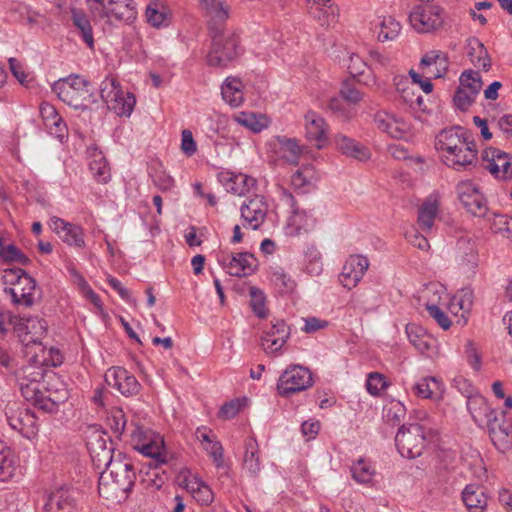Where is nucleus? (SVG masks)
Here are the masks:
<instances>
[{
	"mask_svg": "<svg viewBox=\"0 0 512 512\" xmlns=\"http://www.w3.org/2000/svg\"><path fill=\"white\" fill-rule=\"evenodd\" d=\"M135 479L136 473L132 463L116 459L108 469L101 472L98 483L99 493L106 498L127 497L134 486Z\"/></svg>",
	"mask_w": 512,
	"mask_h": 512,
	"instance_id": "nucleus-1",
	"label": "nucleus"
},
{
	"mask_svg": "<svg viewBox=\"0 0 512 512\" xmlns=\"http://www.w3.org/2000/svg\"><path fill=\"white\" fill-rule=\"evenodd\" d=\"M211 47L207 54V64L212 67L225 68L240 54L239 38L232 30H218L209 33Z\"/></svg>",
	"mask_w": 512,
	"mask_h": 512,
	"instance_id": "nucleus-2",
	"label": "nucleus"
},
{
	"mask_svg": "<svg viewBox=\"0 0 512 512\" xmlns=\"http://www.w3.org/2000/svg\"><path fill=\"white\" fill-rule=\"evenodd\" d=\"M52 91L61 101L76 110H85L87 102L93 97L89 82L76 74L56 81L52 85Z\"/></svg>",
	"mask_w": 512,
	"mask_h": 512,
	"instance_id": "nucleus-3",
	"label": "nucleus"
},
{
	"mask_svg": "<svg viewBox=\"0 0 512 512\" xmlns=\"http://www.w3.org/2000/svg\"><path fill=\"white\" fill-rule=\"evenodd\" d=\"M427 443V433L422 425H402L395 436V444L401 456L414 459L422 455Z\"/></svg>",
	"mask_w": 512,
	"mask_h": 512,
	"instance_id": "nucleus-4",
	"label": "nucleus"
},
{
	"mask_svg": "<svg viewBox=\"0 0 512 512\" xmlns=\"http://www.w3.org/2000/svg\"><path fill=\"white\" fill-rule=\"evenodd\" d=\"M6 276H11L12 287L5 288L11 296L12 302L17 305L31 307L35 303L36 281L22 268L6 270Z\"/></svg>",
	"mask_w": 512,
	"mask_h": 512,
	"instance_id": "nucleus-5",
	"label": "nucleus"
},
{
	"mask_svg": "<svg viewBox=\"0 0 512 512\" xmlns=\"http://www.w3.org/2000/svg\"><path fill=\"white\" fill-rule=\"evenodd\" d=\"M483 425L497 450L504 453L512 447V423L507 419L505 411L495 409L490 412Z\"/></svg>",
	"mask_w": 512,
	"mask_h": 512,
	"instance_id": "nucleus-6",
	"label": "nucleus"
},
{
	"mask_svg": "<svg viewBox=\"0 0 512 512\" xmlns=\"http://www.w3.org/2000/svg\"><path fill=\"white\" fill-rule=\"evenodd\" d=\"M409 22L419 33L433 32L443 25V9L429 3L416 5L409 13Z\"/></svg>",
	"mask_w": 512,
	"mask_h": 512,
	"instance_id": "nucleus-7",
	"label": "nucleus"
},
{
	"mask_svg": "<svg viewBox=\"0 0 512 512\" xmlns=\"http://www.w3.org/2000/svg\"><path fill=\"white\" fill-rule=\"evenodd\" d=\"M131 436L136 450L155 459L158 463L164 464L167 462L162 436L151 430H143L140 427H136Z\"/></svg>",
	"mask_w": 512,
	"mask_h": 512,
	"instance_id": "nucleus-8",
	"label": "nucleus"
},
{
	"mask_svg": "<svg viewBox=\"0 0 512 512\" xmlns=\"http://www.w3.org/2000/svg\"><path fill=\"white\" fill-rule=\"evenodd\" d=\"M312 374L308 368L293 365L287 368L277 382L280 395L288 397L291 394L306 390L312 386Z\"/></svg>",
	"mask_w": 512,
	"mask_h": 512,
	"instance_id": "nucleus-9",
	"label": "nucleus"
},
{
	"mask_svg": "<svg viewBox=\"0 0 512 512\" xmlns=\"http://www.w3.org/2000/svg\"><path fill=\"white\" fill-rule=\"evenodd\" d=\"M94 3L98 5V7L93 9V15H91L94 21H105L111 24L112 19H115L119 22L130 24L137 17L133 0H124L122 3L118 2L108 8L102 5L101 0H94Z\"/></svg>",
	"mask_w": 512,
	"mask_h": 512,
	"instance_id": "nucleus-10",
	"label": "nucleus"
},
{
	"mask_svg": "<svg viewBox=\"0 0 512 512\" xmlns=\"http://www.w3.org/2000/svg\"><path fill=\"white\" fill-rule=\"evenodd\" d=\"M458 198L464 208L474 216L485 217L488 212L487 200L479 187L470 180L461 181L456 186Z\"/></svg>",
	"mask_w": 512,
	"mask_h": 512,
	"instance_id": "nucleus-11",
	"label": "nucleus"
},
{
	"mask_svg": "<svg viewBox=\"0 0 512 512\" xmlns=\"http://www.w3.org/2000/svg\"><path fill=\"white\" fill-rule=\"evenodd\" d=\"M87 448L93 465L98 469L102 467H105V470L108 469L115 460L113 459V443L106 432H93L87 442Z\"/></svg>",
	"mask_w": 512,
	"mask_h": 512,
	"instance_id": "nucleus-12",
	"label": "nucleus"
},
{
	"mask_svg": "<svg viewBox=\"0 0 512 512\" xmlns=\"http://www.w3.org/2000/svg\"><path fill=\"white\" fill-rule=\"evenodd\" d=\"M460 86L455 92L453 101L455 106L466 111L475 101L482 88V81L479 72L464 71L460 76Z\"/></svg>",
	"mask_w": 512,
	"mask_h": 512,
	"instance_id": "nucleus-13",
	"label": "nucleus"
},
{
	"mask_svg": "<svg viewBox=\"0 0 512 512\" xmlns=\"http://www.w3.org/2000/svg\"><path fill=\"white\" fill-rule=\"evenodd\" d=\"M105 382L125 397L137 395L141 388L136 377L122 367L109 368L105 373Z\"/></svg>",
	"mask_w": 512,
	"mask_h": 512,
	"instance_id": "nucleus-14",
	"label": "nucleus"
},
{
	"mask_svg": "<svg viewBox=\"0 0 512 512\" xmlns=\"http://www.w3.org/2000/svg\"><path fill=\"white\" fill-rule=\"evenodd\" d=\"M483 166L496 178L512 177V156L497 148L485 149L482 153Z\"/></svg>",
	"mask_w": 512,
	"mask_h": 512,
	"instance_id": "nucleus-15",
	"label": "nucleus"
},
{
	"mask_svg": "<svg viewBox=\"0 0 512 512\" xmlns=\"http://www.w3.org/2000/svg\"><path fill=\"white\" fill-rule=\"evenodd\" d=\"M471 132L461 126H451L441 130L436 136L435 147L441 153V156L448 153L449 161L455 159V149L462 142L471 138Z\"/></svg>",
	"mask_w": 512,
	"mask_h": 512,
	"instance_id": "nucleus-16",
	"label": "nucleus"
},
{
	"mask_svg": "<svg viewBox=\"0 0 512 512\" xmlns=\"http://www.w3.org/2000/svg\"><path fill=\"white\" fill-rule=\"evenodd\" d=\"M218 262L230 275L236 277L251 275L257 267L256 258L249 252L237 253L231 257L223 252L218 256Z\"/></svg>",
	"mask_w": 512,
	"mask_h": 512,
	"instance_id": "nucleus-17",
	"label": "nucleus"
},
{
	"mask_svg": "<svg viewBox=\"0 0 512 512\" xmlns=\"http://www.w3.org/2000/svg\"><path fill=\"white\" fill-rule=\"evenodd\" d=\"M452 154L455 155V159L452 161H449L448 153L443 154L441 157L447 167L456 171L470 170L471 167L475 166L478 159V150L474 140L471 138L458 145Z\"/></svg>",
	"mask_w": 512,
	"mask_h": 512,
	"instance_id": "nucleus-18",
	"label": "nucleus"
},
{
	"mask_svg": "<svg viewBox=\"0 0 512 512\" xmlns=\"http://www.w3.org/2000/svg\"><path fill=\"white\" fill-rule=\"evenodd\" d=\"M268 205L263 196L255 195L241 205L240 212L243 226L257 230L264 222Z\"/></svg>",
	"mask_w": 512,
	"mask_h": 512,
	"instance_id": "nucleus-19",
	"label": "nucleus"
},
{
	"mask_svg": "<svg viewBox=\"0 0 512 512\" xmlns=\"http://www.w3.org/2000/svg\"><path fill=\"white\" fill-rule=\"evenodd\" d=\"M374 123L379 130L396 139L405 137L409 131V124L403 118L384 110L374 115Z\"/></svg>",
	"mask_w": 512,
	"mask_h": 512,
	"instance_id": "nucleus-20",
	"label": "nucleus"
},
{
	"mask_svg": "<svg viewBox=\"0 0 512 512\" xmlns=\"http://www.w3.org/2000/svg\"><path fill=\"white\" fill-rule=\"evenodd\" d=\"M205 15L208 18L209 33L216 29H225L224 24L229 18L230 6L225 0H201Z\"/></svg>",
	"mask_w": 512,
	"mask_h": 512,
	"instance_id": "nucleus-21",
	"label": "nucleus"
},
{
	"mask_svg": "<svg viewBox=\"0 0 512 512\" xmlns=\"http://www.w3.org/2000/svg\"><path fill=\"white\" fill-rule=\"evenodd\" d=\"M406 334L410 343L420 354L428 358L436 355V340L423 327L415 323L407 324Z\"/></svg>",
	"mask_w": 512,
	"mask_h": 512,
	"instance_id": "nucleus-22",
	"label": "nucleus"
},
{
	"mask_svg": "<svg viewBox=\"0 0 512 512\" xmlns=\"http://www.w3.org/2000/svg\"><path fill=\"white\" fill-rule=\"evenodd\" d=\"M50 226L66 244L78 249L85 247L84 231L80 226L66 222L58 217L51 218Z\"/></svg>",
	"mask_w": 512,
	"mask_h": 512,
	"instance_id": "nucleus-23",
	"label": "nucleus"
},
{
	"mask_svg": "<svg viewBox=\"0 0 512 512\" xmlns=\"http://www.w3.org/2000/svg\"><path fill=\"white\" fill-rule=\"evenodd\" d=\"M290 331L285 321L276 320L261 338V345L267 354L278 352L289 338Z\"/></svg>",
	"mask_w": 512,
	"mask_h": 512,
	"instance_id": "nucleus-24",
	"label": "nucleus"
},
{
	"mask_svg": "<svg viewBox=\"0 0 512 512\" xmlns=\"http://www.w3.org/2000/svg\"><path fill=\"white\" fill-rule=\"evenodd\" d=\"M76 507L73 490L59 487L48 494L43 506L44 512H72Z\"/></svg>",
	"mask_w": 512,
	"mask_h": 512,
	"instance_id": "nucleus-25",
	"label": "nucleus"
},
{
	"mask_svg": "<svg viewBox=\"0 0 512 512\" xmlns=\"http://www.w3.org/2000/svg\"><path fill=\"white\" fill-rule=\"evenodd\" d=\"M219 180L227 192L239 196L246 194L255 183V180L247 175L231 172L220 173Z\"/></svg>",
	"mask_w": 512,
	"mask_h": 512,
	"instance_id": "nucleus-26",
	"label": "nucleus"
},
{
	"mask_svg": "<svg viewBox=\"0 0 512 512\" xmlns=\"http://www.w3.org/2000/svg\"><path fill=\"white\" fill-rule=\"evenodd\" d=\"M148 23L153 27L167 26L172 17V11L162 0H150L145 11Z\"/></svg>",
	"mask_w": 512,
	"mask_h": 512,
	"instance_id": "nucleus-27",
	"label": "nucleus"
},
{
	"mask_svg": "<svg viewBox=\"0 0 512 512\" xmlns=\"http://www.w3.org/2000/svg\"><path fill=\"white\" fill-rule=\"evenodd\" d=\"M462 500L470 512H483L487 506L485 489L477 484H469L464 488Z\"/></svg>",
	"mask_w": 512,
	"mask_h": 512,
	"instance_id": "nucleus-28",
	"label": "nucleus"
},
{
	"mask_svg": "<svg viewBox=\"0 0 512 512\" xmlns=\"http://www.w3.org/2000/svg\"><path fill=\"white\" fill-rule=\"evenodd\" d=\"M335 143L338 150L348 157L359 161H365L370 158V151L367 147L345 135H337Z\"/></svg>",
	"mask_w": 512,
	"mask_h": 512,
	"instance_id": "nucleus-29",
	"label": "nucleus"
},
{
	"mask_svg": "<svg viewBox=\"0 0 512 512\" xmlns=\"http://www.w3.org/2000/svg\"><path fill=\"white\" fill-rule=\"evenodd\" d=\"M467 408L474 420L479 426L484 424V420L495 409L491 408L487 400L479 393H472L467 396Z\"/></svg>",
	"mask_w": 512,
	"mask_h": 512,
	"instance_id": "nucleus-30",
	"label": "nucleus"
},
{
	"mask_svg": "<svg viewBox=\"0 0 512 512\" xmlns=\"http://www.w3.org/2000/svg\"><path fill=\"white\" fill-rule=\"evenodd\" d=\"M19 459L15 452L3 441H0V481H8L14 477Z\"/></svg>",
	"mask_w": 512,
	"mask_h": 512,
	"instance_id": "nucleus-31",
	"label": "nucleus"
},
{
	"mask_svg": "<svg viewBox=\"0 0 512 512\" xmlns=\"http://www.w3.org/2000/svg\"><path fill=\"white\" fill-rule=\"evenodd\" d=\"M439 211V205L436 200H426L418 209L417 223L421 232L428 234L431 232L435 218Z\"/></svg>",
	"mask_w": 512,
	"mask_h": 512,
	"instance_id": "nucleus-32",
	"label": "nucleus"
},
{
	"mask_svg": "<svg viewBox=\"0 0 512 512\" xmlns=\"http://www.w3.org/2000/svg\"><path fill=\"white\" fill-rule=\"evenodd\" d=\"M71 20L73 25L78 29L83 41L90 49L94 48L93 30L90 20L86 13L77 8L71 10Z\"/></svg>",
	"mask_w": 512,
	"mask_h": 512,
	"instance_id": "nucleus-33",
	"label": "nucleus"
},
{
	"mask_svg": "<svg viewBox=\"0 0 512 512\" xmlns=\"http://www.w3.org/2000/svg\"><path fill=\"white\" fill-rule=\"evenodd\" d=\"M89 169L99 183H107L110 180V168L102 152L94 150L90 155Z\"/></svg>",
	"mask_w": 512,
	"mask_h": 512,
	"instance_id": "nucleus-34",
	"label": "nucleus"
},
{
	"mask_svg": "<svg viewBox=\"0 0 512 512\" xmlns=\"http://www.w3.org/2000/svg\"><path fill=\"white\" fill-rule=\"evenodd\" d=\"M135 103L136 99L132 93H124L121 91V95H116V97L108 100L106 104L108 109L116 113L118 116H130Z\"/></svg>",
	"mask_w": 512,
	"mask_h": 512,
	"instance_id": "nucleus-35",
	"label": "nucleus"
},
{
	"mask_svg": "<svg viewBox=\"0 0 512 512\" xmlns=\"http://www.w3.org/2000/svg\"><path fill=\"white\" fill-rule=\"evenodd\" d=\"M243 466L244 469L252 476H256L260 471L258 443L255 438L251 437L245 441Z\"/></svg>",
	"mask_w": 512,
	"mask_h": 512,
	"instance_id": "nucleus-36",
	"label": "nucleus"
},
{
	"mask_svg": "<svg viewBox=\"0 0 512 512\" xmlns=\"http://www.w3.org/2000/svg\"><path fill=\"white\" fill-rule=\"evenodd\" d=\"M460 252V265L466 272L477 266V252L474 245L467 238H461L457 243Z\"/></svg>",
	"mask_w": 512,
	"mask_h": 512,
	"instance_id": "nucleus-37",
	"label": "nucleus"
},
{
	"mask_svg": "<svg viewBox=\"0 0 512 512\" xmlns=\"http://www.w3.org/2000/svg\"><path fill=\"white\" fill-rule=\"evenodd\" d=\"M326 123L322 117L314 112L306 115V135L309 140L321 142L325 139Z\"/></svg>",
	"mask_w": 512,
	"mask_h": 512,
	"instance_id": "nucleus-38",
	"label": "nucleus"
},
{
	"mask_svg": "<svg viewBox=\"0 0 512 512\" xmlns=\"http://www.w3.org/2000/svg\"><path fill=\"white\" fill-rule=\"evenodd\" d=\"M0 258L6 263H18L23 266L30 264L31 260L14 244H6L0 239Z\"/></svg>",
	"mask_w": 512,
	"mask_h": 512,
	"instance_id": "nucleus-39",
	"label": "nucleus"
},
{
	"mask_svg": "<svg viewBox=\"0 0 512 512\" xmlns=\"http://www.w3.org/2000/svg\"><path fill=\"white\" fill-rule=\"evenodd\" d=\"M309 3L312 2V5L309 8V13L313 15V17L318 18L321 22V25H329L330 17L334 20V8L332 5H329L331 0H307Z\"/></svg>",
	"mask_w": 512,
	"mask_h": 512,
	"instance_id": "nucleus-40",
	"label": "nucleus"
},
{
	"mask_svg": "<svg viewBox=\"0 0 512 512\" xmlns=\"http://www.w3.org/2000/svg\"><path fill=\"white\" fill-rule=\"evenodd\" d=\"M393 83L398 92L401 93V97L405 103L410 107L422 109L424 100L422 96L409 97L410 81L404 75H398L393 78Z\"/></svg>",
	"mask_w": 512,
	"mask_h": 512,
	"instance_id": "nucleus-41",
	"label": "nucleus"
},
{
	"mask_svg": "<svg viewBox=\"0 0 512 512\" xmlns=\"http://www.w3.org/2000/svg\"><path fill=\"white\" fill-rule=\"evenodd\" d=\"M279 151L288 163L297 165L301 154V149L295 139L287 137H278Z\"/></svg>",
	"mask_w": 512,
	"mask_h": 512,
	"instance_id": "nucleus-42",
	"label": "nucleus"
},
{
	"mask_svg": "<svg viewBox=\"0 0 512 512\" xmlns=\"http://www.w3.org/2000/svg\"><path fill=\"white\" fill-rule=\"evenodd\" d=\"M352 478L360 484H368L372 481L375 470L372 465L364 459H359L351 467Z\"/></svg>",
	"mask_w": 512,
	"mask_h": 512,
	"instance_id": "nucleus-43",
	"label": "nucleus"
},
{
	"mask_svg": "<svg viewBox=\"0 0 512 512\" xmlns=\"http://www.w3.org/2000/svg\"><path fill=\"white\" fill-rule=\"evenodd\" d=\"M491 221V230L496 234L512 240V218L502 214H493Z\"/></svg>",
	"mask_w": 512,
	"mask_h": 512,
	"instance_id": "nucleus-44",
	"label": "nucleus"
},
{
	"mask_svg": "<svg viewBox=\"0 0 512 512\" xmlns=\"http://www.w3.org/2000/svg\"><path fill=\"white\" fill-rule=\"evenodd\" d=\"M188 487L191 489L194 497L201 505L207 506L212 503L214 494L207 484L196 479L194 482H191V485Z\"/></svg>",
	"mask_w": 512,
	"mask_h": 512,
	"instance_id": "nucleus-45",
	"label": "nucleus"
},
{
	"mask_svg": "<svg viewBox=\"0 0 512 512\" xmlns=\"http://www.w3.org/2000/svg\"><path fill=\"white\" fill-rule=\"evenodd\" d=\"M369 267V261L366 257L361 255L350 256L345 262V270L354 273L353 276L362 279L366 270Z\"/></svg>",
	"mask_w": 512,
	"mask_h": 512,
	"instance_id": "nucleus-46",
	"label": "nucleus"
},
{
	"mask_svg": "<svg viewBox=\"0 0 512 512\" xmlns=\"http://www.w3.org/2000/svg\"><path fill=\"white\" fill-rule=\"evenodd\" d=\"M400 24L393 18H384L380 24V31L378 32L379 41H387L395 39L400 32Z\"/></svg>",
	"mask_w": 512,
	"mask_h": 512,
	"instance_id": "nucleus-47",
	"label": "nucleus"
},
{
	"mask_svg": "<svg viewBox=\"0 0 512 512\" xmlns=\"http://www.w3.org/2000/svg\"><path fill=\"white\" fill-rule=\"evenodd\" d=\"M28 326V343L36 342L43 337L47 331V323L45 320L38 319L37 317H27Z\"/></svg>",
	"mask_w": 512,
	"mask_h": 512,
	"instance_id": "nucleus-48",
	"label": "nucleus"
},
{
	"mask_svg": "<svg viewBox=\"0 0 512 512\" xmlns=\"http://www.w3.org/2000/svg\"><path fill=\"white\" fill-rule=\"evenodd\" d=\"M439 385L436 378L427 377L414 385V391L419 397L432 398L436 390L439 389Z\"/></svg>",
	"mask_w": 512,
	"mask_h": 512,
	"instance_id": "nucleus-49",
	"label": "nucleus"
},
{
	"mask_svg": "<svg viewBox=\"0 0 512 512\" xmlns=\"http://www.w3.org/2000/svg\"><path fill=\"white\" fill-rule=\"evenodd\" d=\"M121 86L113 77H106L100 85V96L106 103L116 95H121Z\"/></svg>",
	"mask_w": 512,
	"mask_h": 512,
	"instance_id": "nucleus-50",
	"label": "nucleus"
},
{
	"mask_svg": "<svg viewBox=\"0 0 512 512\" xmlns=\"http://www.w3.org/2000/svg\"><path fill=\"white\" fill-rule=\"evenodd\" d=\"M45 393L52 398V402H54L57 407L63 404L69 397L67 388L59 381L45 387Z\"/></svg>",
	"mask_w": 512,
	"mask_h": 512,
	"instance_id": "nucleus-51",
	"label": "nucleus"
},
{
	"mask_svg": "<svg viewBox=\"0 0 512 512\" xmlns=\"http://www.w3.org/2000/svg\"><path fill=\"white\" fill-rule=\"evenodd\" d=\"M250 297V306L254 313L259 318H265L267 316V309L264 294L260 290L252 287L250 289Z\"/></svg>",
	"mask_w": 512,
	"mask_h": 512,
	"instance_id": "nucleus-52",
	"label": "nucleus"
},
{
	"mask_svg": "<svg viewBox=\"0 0 512 512\" xmlns=\"http://www.w3.org/2000/svg\"><path fill=\"white\" fill-rule=\"evenodd\" d=\"M40 113L47 127L55 126L57 131H62V120L53 106L49 104L41 105Z\"/></svg>",
	"mask_w": 512,
	"mask_h": 512,
	"instance_id": "nucleus-53",
	"label": "nucleus"
},
{
	"mask_svg": "<svg viewBox=\"0 0 512 512\" xmlns=\"http://www.w3.org/2000/svg\"><path fill=\"white\" fill-rule=\"evenodd\" d=\"M314 178V170L310 166L298 169L291 177V183L296 188H301L309 185Z\"/></svg>",
	"mask_w": 512,
	"mask_h": 512,
	"instance_id": "nucleus-54",
	"label": "nucleus"
},
{
	"mask_svg": "<svg viewBox=\"0 0 512 512\" xmlns=\"http://www.w3.org/2000/svg\"><path fill=\"white\" fill-rule=\"evenodd\" d=\"M340 94L343 99L351 103H358L363 99V94L356 88L351 80H345L342 83Z\"/></svg>",
	"mask_w": 512,
	"mask_h": 512,
	"instance_id": "nucleus-55",
	"label": "nucleus"
},
{
	"mask_svg": "<svg viewBox=\"0 0 512 512\" xmlns=\"http://www.w3.org/2000/svg\"><path fill=\"white\" fill-rule=\"evenodd\" d=\"M41 376L42 373L37 372L36 374H33V378L31 379L30 384H24L22 382L19 384L22 396L32 403L35 402V398H37L38 394L41 392V390L38 387V384H36L37 378Z\"/></svg>",
	"mask_w": 512,
	"mask_h": 512,
	"instance_id": "nucleus-56",
	"label": "nucleus"
},
{
	"mask_svg": "<svg viewBox=\"0 0 512 512\" xmlns=\"http://www.w3.org/2000/svg\"><path fill=\"white\" fill-rule=\"evenodd\" d=\"M386 387V381L382 374L372 372L368 375L366 388L371 395H378Z\"/></svg>",
	"mask_w": 512,
	"mask_h": 512,
	"instance_id": "nucleus-57",
	"label": "nucleus"
},
{
	"mask_svg": "<svg viewBox=\"0 0 512 512\" xmlns=\"http://www.w3.org/2000/svg\"><path fill=\"white\" fill-rule=\"evenodd\" d=\"M426 310L428 311L429 316L432 317L442 329L447 330L450 328L452 324L451 320L437 305L427 304Z\"/></svg>",
	"mask_w": 512,
	"mask_h": 512,
	"instance_id": "nucleus-58",
	"label": "nucleus"
},
{
	"mask_svg": "<svg viewBox=\"0 0 512 512\" xmlns=\"http://www.w3.org/2000/svg\"><path fill=\"white\" fill-rule=\"evenodd\" d=\"M243 405V401L240 399L231 400L222 405L218 416L222 419H232L241 411Z\"/></svg>",
	"mask_w": 512,
	"mask_h": 512,
	"instance_id": "nucleus-59",
	"label": "nucleus"
},
{
	"mask_svg": "<svg viewBox=\"0 0 512 512\" xmlns=\"http://www.w3.org/2000/svg\"><path fill=\"white\" fill-rule=\"evenodd\" d=\"M280 200L286 204L287 206H289L292 210V216L290 217V221L292 224H297V219L298 217L301 216V212L300 210L296 207V201H295V198L294 196L292 195V193L290 191H288L287 189L283 188V187H280Z\"/></svg>",
	"mask_w": 512,
	"mask_h": 512,
	"instance_id": "nucleus-60",
	"label": "nucleus"
},
{
	"mask_svg": "<svg viewBox=\"0 0 512 512\" xmlns=\"http://www.w3.org/2000/svg\"><path fill=\"white\" fill-rule=\"evenodd\" d=\"M223 99L233 107H238L244 100L243 91L239 88L222 87Z\"/></svg>",
	"mask_w": 512,
	"mask_h": 512,
	"instance_id": "nucleus-61",
	"label": "nucleus"
},
{
	"mask_svg": "<svg viewBox=\"0 0 512 512\" xmlns=\"http://www.w3.org/2000/svg\"><path fill=\"white\" fill-rule=\"evenodd\" d=\"M367 67V64L364 62V60L357 54H351L349 56V63L347 66L349 74L356 78L358 76H363L365 68Z\"/></svg>",
	"mask_w": 512,
	"mask_h": 512,
	"instance_id": "nucleus-62",
	"label": "nucleus"
},
{
	"mask_svg": "<svg viewBox=\"0 0 512 512\" xmlns=\"http://www.w3.org/2000/svg\"><path fill=\"white\" fill-rule=\"evenodd\" d=\"M181 150L182 152L191 157L197 151V145L190 130L184 129L181 133Z\"/></svg>",
	"mask_w": 512,
	"mask_h": 512,
	"instance_id": "nucleus-63",
	"label": "nucleus"
},
{
	"mask_svg": "<svg viewBox=\"0 0 512 512\" xmlns=\"http://www.w3.org/2000/svg\"><path fill=\"white\" fill-rule=\"evenodd\" d=\"M153 183L161 191H168L174 185V179L168 175L165 171H155L152 176Z\"/></svg>",
	"mask_w": 512,
	"mask_h": 512,
	"instance_id": "nucleus-64",
	"label": "nucleus"
}]
</instances>
